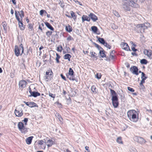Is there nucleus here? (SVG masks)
I'll list each match as a JSON object with an SVG mask.
<instances>
[{"mask_svg":"<svg viewBox=\"0 0 152 152\" xmlns=\"http://www.w3.org/2000/svg\"><path fill=\"white\" fill-rule=\"evenodd\" d=\"M15 18L18 21L19 27L20 30H23L25 29V26L23 23V18L24 16L23 11L21 10L20 12L15 11Z\"/></svg>","mask_w":152,"mask_h":152,"instance_id":"1","label":"nucleus"},{"mask_svg":"<svg viewBox=\"0 0 152 152\" xmlns=\"http://www.w3.org/2000/svg\"><path fill=\"white\" fill-rule=\"evenodd\" d=\"M22 50V52L20 54V55L23 54L25 55H27L28 54V51L25 53H24V49L23 45L22 44H21L18 47L17 45H15V55L17 57L18 56L20 55V51Z\"/></svg>","mask_w":152,"mask_h":152,"instance_id":"2","label":"nucleus"},{"mask_svg":"<svg viewBox=\"0 0 152 152\" xmlns=\"http://www.w3.org/2000/svg\"><path fill=\"white\" fill-rule=\"evenodd\" d=\"M148 28V27L145 24H140L137 25L135 28V30L138 33L145 32V30Z\"/></svg>","mask_w":152,"mask_h":152,"instance_id":"3","label":"nucleus"},{"mask_svg":"<svg viewBox=\"0 0 152 152\" xmlns=\"http://www.w3.org/2000/svg\"><path fill=\"white\" fill-rule=\"evenodd\" d=\"M18 127L20 131L22 133H25L26 132V129L25 128L22 122H19L18 124Z\"/></svg>","mask_w":152,"mask_h":152,"instance_id":"4","label":"nucleus"},{"mask_svg":"<svg viewBox=\"0 0 152 152\" xmlns=\"http://www.w3.org/2000/svg\"><path fill=\"white\" fill-rule=\"evenodd\" d=\"M134 139L135 141L142 144H144L146 142V141L143 138L140 137L136 136L134 137Z\"/></svg>","mask_w":152,"mask_h":152,"instance_id":"5","label":"nucleus"},{"mask_svg":"<svg viewBox=\"0 0 152 152\" xmlns=\"http://www.w3.org/2000/svg\"><path fill=\"white\" fill-rule=\"evenodd\" d=\"M131 121L136 122L138 119V116L136 115H127Z\"/></svg>","mask_w":152,"mask_h":152,"instance_id":"6","label":"nucleus"},{"mask_svg":"<svg viewBox=\"0 0 152 152\" xmlns=\"http://www.w3.org/2000/svg\"><path fill=\"white\" fill-rule=\"evenodd\" d=\"M27 84V82L25 80H22L20 81L19 83L20 89L22 90L24 88L26 87Z\"/></svg>","mask_w":152,"mask_h":152,"instance_id":"7","label":"nucleus"},{"mask_svg":"<svg viewBox=\"0 0 152 152\" xmlns=\"http://www.w3.org/2000/svg\"><path fill=\"white\" fill-rule=\"evenodd\" d=\"M121 48L127 51H131L129 45L127 44L126 42H121Z\"/></svg>","mask_w":152,"mask_h":152,"instance_id":"8","label":"nucleus"},{"mask_svg":"<svg viewBox=\"0 0 152 152\" xmlns=\"http://www.w3.org/2000/svg\"><path fill=\"white\" fill-rule=\"evenodd\" d=\"M144 54L146 55L150 59L152 60V51L151 50L145 49L144 51Z\"/></svg>","mask_w":152,"mask_h":152,"instance_id":"9","label":"nucleus"},{"mask_svg":"<svg viewBox=\"0 0 152 152\" xmlns=\"http://www.w3.org/2000/svg\"><path fill=\"white\" fill-rule=\"evenodd\" d=\"M138 70L137 68L135 66H133L132 67L130 68V70L132 71V73L137 75H138Z\"/></svg>","mask_w":152,"mask_h":152,"instance_id":"10","label":"nucleus"},{"mask_svg":"<svg viewBox=\"0 0 152 152\" xmlns=\"http://www.w3.org/2000/svg\"><path fill=\"white\" fill-rule=\"evenodd\" d=\"M45 141L43 140H40L38 141V143L39 145H41V148L42 149H45L46 147L45 140Z\"/></svg>","mask_w":152,"mask_h":152,"instance_id":"11","label":"nucleus"},{"mask_svg":"<svg viewBox=\"0 0 152 152\" xmlns=\"http://www.w3.org/2000/svg\"><path fill=\"white\" fill-rule=\"evenodd\" d=\"M89 16L93 22H95L98 20L97 17L93 13H90L89 15Z\"/></svg>","mask_w":152,"mask_h":152,"instance_id":"12","label":"nucleus"},{"mask_svg":"<svg viewBox=\"0 0 152 152\" xmlns=\"http://www.w3.org/2000/svg\"><path fill=\"white\" fill-rule=\"evenodd\" d=\"M137 0H133V1L130 2V5L132 7L137 8L139 7V5L136 2Z\"/></svg>","mask_w":152,"mask_h":152,"instance_id":"13","label":"nucleus"},{"mask_svg":"<svg viewBox=\"0 0 152 152\" xmlns=\"http://www.w3.org/2000/svg\"><path fill=\"white\" fill-rule=\"evenodd\" d=\"M16 113H18V114H23V110L20 106H18L16 108L15 112V114H16Z\"/></svg>","mask_w":152,"mask_h":152,"instance_id":"14","label":"nucleus"},{"mask_svg":"<svg viewBox=\"0 0 152 152\" xmlns=\"http://www.w3.org/2000/svg\"><path fill=\"white\" fill-rule=\"evenodd\" d=\"M45 143L48 147L51 146L53 144L54 142L51 140L49 139L47 140V141L45 140Z\"/></svg>","mask_w":152,"mask_h":152,"instance_id":"15","label":"nucleus"},{"mask_svg":"<svg viewBox=\"0 0 152 152\" xmlns=\"http://www.w3.org/2000/svg\"><path fill=\"white\" fill-rule=\"evenodd\" d=\"M145 75L144 72L142 73L141 78L142 80L141 81V84L145 83V80L147 78V77L145 76Z\"/></svg>","mask_w":152,"mask_h":152,"instance_id":"16","label":"nucleus"},{"mask_svg":"<svg viewBox=\"0 0 152 152\" xmlns=\"http://www.w3.org/2000/svg\"><path fill=\"white\" fill-rule=\"evenodd\" d=\"M82 22L84 21H86L89 22L90 20V18L86 15H83L82 17Z\"/></svg>","mask_w":152,"mask_h":152,"instance_id":"17","label":"nucleus"},{"mask_svg":"<svg viewBox=\"0 0 152 152\" xmlns=\"http://www.w3.org/2000/svg\"><path fill=\"white\" fill-rule=\"evenodd\" d=\"M40 95V93L37 92L33 91L32 93L28 96L29 97L33 96L36 97L38 96H39Z\"/></svg>","mask_w":152,"mask_h":152,"instance_id":"18","label":"nucleus"},{"mask_svg":"<svg viewBox=\"0 0 152 152\" xmlns=\"http://www.w3.org/2000/svg\"><path fill=\"white\" fill-rule=\"evenodd\" d=\"M28 106L30 107H38V106L36 103L32 102H29Z\"/></svg>","mask_w":152,"mask_h":152,"instance_id":"19","label":"nucleus"},{"mask_svg":"<svg viewBox=\"0 0 152 152\" xmlns=\"http://www.w3.org/2000/svg\"><path fill=\"white\" fill-rule=\"evenodd\" d=\"M45 24L46 27L48 28L49 29H50L51 30L53 31L54 29V28L48 22H46L45 23Z\"/></svg>","mask_w":152,"mask_h":152,"instance_id":"20","label":"nucleus"},{"mask_svg":"<svg viewBox=\"0 0 152 152\" xmlns=\"http://www.w3.org/2000/svg\"><path fill=\"white\" fill-rule=\"evenodd\" d=\"M33 138V136H31L27 138L26 139L27 144H30Z\"/></svg>","mask_w":152,"mask_h":152,"instance_id":"21","label":"nucleus"},{"mask_svg":"<svg viewBox=\"0 0 152 152\" xmlns=\"http://www.w3.org/2000/svg\"><path fill=\"white\" fill-rule=\"evenodd\" d=\"M139 111H136L134 110H129L127 113V114H138L139 113Z\"/></svg>","mask_w":152,"mask_h":152,"instance_id":"22","label":"nucleus"},{"mask_svg":"<svg viewBox=\"0 0 152 152\" xmlns=\"http://www.w3.org/2000/svg\"><path fill=\"white\" fill-rule=\"evenodd\" d=\"M66 76L70 80L76 81L74 75L71 76L70 75L66 74Z\"/></svg>","mask_w":152,"mask_h":152,"instance_id":"23","label":"nucleus"},{"mask_svg":"<svg viewBox=\"0 0 152 152\" xmlns=\"http://www.w3.org/2000/svg\"><path fill=\"white\" fill-rule=\"evenodd\" d=\"M98 38V40L99 42L101 44L104 45L105 44V43L106 42H105L104 39L103 38H100L99 37H97Z\"/></svg>","mask_w":152,"mask_h":152,"instance_id":"24","label":"nucleus"},{"mask_svg":"<svg viewBox=\"0 0 152 152\" xmlns=\"http://www.w3.org/2000/svg\"><path fill=\"white\" fill-rule=\"evenodd\" d=\"M66 30L69 32H70L72 31V27L69 25H68L67 26H66Z\"/></svg>","mask_w":152,"mask_h":152,"instance_id":"25","label":"nucleus"},{"mask_svg":"<svg viewBox=\"0 0 152 152\" xmlns=\"http://www.w3.org/2000/svg\"><path fill=\"white\" fill-rule=\"evenodd\" d=\"M71 57V56L69 54H65L64 56V59H68L70 61V58Z\"/></svg>","mask_w":152,"mask_h":152,"instance_id":"26","label":"nucleus"},{"mask_svg":"<svg viewBox=\"0 0 152 152\" xmlns=\"http://www.w3.org/2000/svg\"><path fill=\"white\" fill-rule=\"evenodd\" d=\"M99 54H100L102 58H103L106 57V55L105 54V51L103 49V50L99 51Z\"/></svg>","mask_w":152,"mask_h":152,"instance_id":"27","label":"nucleus"},{"mask_svg":"<svg viewBox=\"0 0 152 152\" xmlns=\"http://www.w3.org/2000/svg\"><path fill=\"white\" fill-rule=\"evenodd\" d=\"M90 54H91V58H95L96 59H97V56H96V55L97 54L96 53L91 51L90 52Z\"/></svg>","mask_w":152,"mask_h":152,"instance_id":"28","label":"nucleus"},{"mask_svg":"<svg viewBox=\"0 0 152 152\" xmlns=\"http://www.w3.org/2000/svg\"><path fill=\"white\" fill-rule=\"evenodd\" d=\"M74 72L73 69L71 68H70L69 70L68 73L66 74L69 75L71 76L74 75Z\"/></svg>","mask_w":152,"mask_h":152,"instance_id":"29","label":"nucleus"},{"mask_svg":"<svg viewBox=\"0 0 152 152\" xmlns=\"http://www.w3.org/2000/svg\"><path fill=\"white\" fill-rule=\"evenodd\" d=\"M92 31H93L94 33H96L98 30V28L97 27L94 26H92L91 27Z\"/></svg>","mask_w":152,"mask_h":152,"instance_id":"30","label":"nucleus"},{"mask_svg":"<svg viewBox=\"0 0 152 152\" xmlns=\"http://www.w3.org/2000/svg\"><path fill=\"white\" fill-rule=\"evenodd\" d=\"M113 105L114 107H117L118 105V101H112Z\"/></svg>","mask_w":152,"mask_h":152,"instance_id":"31","label":"nucleus"},{"mask_svg":"<svg viewBox=\"0 0 152 152\" xmlns=\"http://www.w3.org/2000/svg\"><path fill=\"white\" fill-rule=\"evenodd\" d=\"M112 101H113V102L118 101V98L117 95L112 96Z\"/></svg>","mask_w":152,"mask_h":152,"instance_id":"32","label":"nucleus"},{"mask_svg":"<svg viewBox=\"0 0 152 152\" xmlns=\"http://www.w3.org/2000/svg\"><path fill=\"white\" fill-rule=\"evenodd\" d=\"M2 25L4 30L5 31H6L7 30V24L6 22L5 21L3 22Z\"/></svg>","mask_w":152,"mask_h":152,"instance_id":"33","label":"nucleus"},{"mask_svg":"<svg viewBox=\"0 0 152 152\" xmlns=\"http://www.w3.org/2000/svg\"><path fill=\"white\" fill-rule=\"evenodd\" d=\"M93 44L95 45V46L99 50H103V49L98 44L95 42H94Z\"/></svg>","mask_w":152,"mask_h":152,"instance_id":"34","label":"nucleus"},{"mask_svg":"<svg viewBox=\"0 0 152 152\" xmlns=\"http://www.w3.org/2000/svg\"><path fill=\"white\" fill-rule=\"evenodd\" d=\"M28 28L30 31H33L34 30L33 25L32 24L29 23L28 24Z\"/></svg>","mask_w":152,"mask_h":152,"instance_id":"35","label":"nucleus"},{"mask_svg":"<svg viewBox=\"0 0 152 152\" xmlns=\"http://www.w3.org/2000/svg\"><path fill=\"white\" fill-rule=\"evenodd\" d=\"M55 115L58 119L61 122H62L63 119L61 116L60 115Z\"/></svg>","mask_w":152,"mask_h":152,"instance_id":"36","label":"nucleus"},{"mask_svg":"<svg viewBox=\"0 0 152 152\" xmlns=\"http://www.w3.org/2000/svg\"><path fill=\"white\" fill-rule=\"evenodd\" d=\"M140 62L142 64H146L147 63V61L146 59H143L140 60Z\"/></svg>","mask_w":152,"mask_h":152,"instance_id":"37","label":"nucleus"},{"mask_svg":"<svg viewBox=\"0 0 152 152\" xmlns=\"http://www.w3.org/2000/svg\"><path fill=\"white\" fill-rule=\"evenodd\" d=\"M117 142L119 144H122L123 142L122 141L121 137H118L117 140Z\"/></svg>","mask_w":152,"mask_h":152,"instance_id":"38","label":"nucleus"},{"mask_svg":"<svg viewBox=\"0 0 152 152\" xmlns=\"http://www.w3.org/2000/svg\"><path fill=\"white\" fill-rule=\"evenodd\" d=\"M56 60L57 63H59V59L60 58V56L57 53H56Z\"/></svg>","mask_w":152,"mask_h":152,"instance_id":"39","label":"nucleus"},{"mask_svg":"<svg viewBox=\"0 0 152 152\" xmlns=\"http://www.w3.org/2000/svg\"><path fill=\"white\" fill-rule=\"evenodd\" d=\"M63 50L62 47L61 45H60L59 46L57 47V50L59 52H61Z\"/></svg>","mask_w":152,"mask_h":152,"instance_id":"40","label":"nucleus"},{"mask_svg":"<svg viewBox=\"0 0 152 152\" xmlns=\"http://www.w3.org/2000/svg\"><path fill=\"white\" fill-rule=\"evenodd\" d=\"M91 90L94 93H96V87L94 86H92L91 87Z\"/></svg>","mask_w":152,"mask_h":152,"instance_id":"41","label":"nucleus"},{"mask_svg":"<svg viewBox=\"0 0 152 152\" xmlns=\"http://www.w3.org/2000/svg\"><path fill=\"white\" fill-rule=\"evenodd\" d=\"M110 91L112 96H114L117 95V94L114 90L112 89H110Z\"/></svg>","mask_w":152,"mask_h":152,"instance_id":"42","label":"nucleus"},{"mask_svg":"<svg viewBox=\"0 0 152 152\" xmlns=\"http://www.w3.org/2000/svg\"><path fill=\"white\" fill-rule=\"evenodd\" d=\"M52 33V32L51 31H48L46 33V35L48 37H49Z\"/></svg>","mask_w":152,"mask_h":152,"instance_id":"43","label":"nucleus"},{"mask_svg":"<svg viewBox=\"0 0 152 152\" xmlns=\"http://www.w3.org/2000/svg\"><path fill=\"white\" fill-rule=\"evenodd\" d=\"M104 45L107 47V48H108L109 49H110L111 48V46L110 45H109L107 42H106L105 43V44H104Z\"/></svg>","mask_w":152,"mask_h":152,"instance_id":"44","label":"nucleus"},{"mask_svg":"<svg viewBox=\"0 0 152 152\" xmlns=\"http://www.w3.org/2000/svg\"><path fill=\"white\" fill-rule=\"evenodd\" d=\"M96 77L98 79H99L101 78V75L100 73H97Z\"/></svg>","mask_w":152,"mask_h":152,"instance_id":"45","label":"nucleus"},{"mask_svg":"<svg viewBox=\"0 0 152 152\" xmlns=\"http://www.w3.org/2000/svg\"><path fill=\"white\" fill-rule=\"evenodd\" d=\"M71 16L72 18L75 17V18H76V16L75 14V13L73 12V11H71Z\"/></svg>","mask_w":152,"mask_h":152,"instance_id":"46","label":"nucleus"},{"mask_svg":"<svg viewBox=\"0 0 152 152\" xmlns=\"http://www.w3.org/2000/svg\"><path fill=\"white\" fill-rule=\"evenodd\" d=\"M49 96H50V97H52L53 98H54L55 97V96H56L55 94H53L49 92Z\"/></svg>","mask_w":152,"mask_h":152,"instance_id":"47","label":"nucleus"},{"mask_svg":"<svg viewBox=\"0 0 152 152\" xmlns=\"http://www.w3.org/2000/svg\"><path fill=\"white\" fill-rule=\"evenodd\" d=\"M127 89L129 91L132 92H134V90L133 88H131L129 87H128Z\"/></svg>","mask_w":152,"mask_h":152,"instance_id":"48","label":"nucleus"},{"mask_svg":"<svg viewBox=\"0 0 152 152\" xmlns=\"http://www.w3.org/2000/svg\"><path fill=\"white\" fill-rule=\"evenodd\" d=\"M28 121V119L27 118H25L24 119V120L22 121H23L25 123L24 124L25 125H26Z\"/></svg>","mask_w":152,"mask_h":152,"instance_id":"49","label":"nucleus"},{"mask_svg":"<svg viewBox=\"0 0 152 152\" xmlns=\"http://www.w3.org/2000/svg\"><path fill=\"white\" fill-rule=\"evenodd\" d=\"M56 34L54 35H53V36L55 37V38H58V34H57V33H58V32H57V31L55 32Z\"/></svg>","mask_w":152,"mask_h":152,"instance_id":"50","label":"nucleus"},{"mask_svg":"<svg viewBox=\"0 0 152 152\" xmlns=\"http://www.w3.org/2000/svg\"><path fill=\"white\" fill-rule=\"evenodd\" d=\"M36 65L37 66L39 67L41 65V63L39 61H37L36 62Z\"/></svg>","mask_w":152,"mask_h":152,"instance_id":"51","label":"nucleus"},{"mask_svg":"<svg viewBox=\"0 0 152 152\" xmlns=\"http://www.w3.org/2000/svg\"><path fill=\"white\" fill-rule=\"evenodd\" d=\"M44 13V10H42L40 11L39 14L40 15L42 16L43 14Z\"/></svg>","mask_w":152,"mask_h":152,"instance_id":"52","label":"nucleus"},{"mask_svg":"<svg viewBox=\"0 0 152 152\" xmlns=\"http://www.w3.org/2000/svg\"><path fill=\"white\" fill-rule=\"evenodd\" d=\"M143 83H142V84H141V83H140V88L142 89L145 88V87H144V86L143 85Z\"/></svg>","mask_w":152,"mask_h":152,"instance_id":"53","label":"nucleus"},{"mask_svg":"<svg viewBox=\"0 0 152 152\" xmlns=\"http://www.w3.org/2000/svg\"><path fill=\"white\" fill-rule=\"evenodd\" d=\"M73 38L72 37H71V36L69 35L68 37L67 38V40H68L69 41L71 40Z\"/></svg>","mask_w":152,"mask_h":152,"instance_id":"54","label":"nucleus"},{"mask_svg":"<svg viewBox=\"0 0 152 152\" xmlns=\"http://www.w3.org/2000/svg\"><path fill=\"white\" fill-rule=\"evenodd\" d=\"M110 59H111L113 60L114 59V57L113 55H110V58L109 59V60L110 61Z\"/></svg>","mask_w":152,"mask_h":152,"instance_id":"55","label":"nucleus"},{"mask_svg":"<svg viewBox=\"0 0 152 152\" xmlns=\"http://www.w3.org/2000/svg\"><path fill=\"white\" fill-rule=\"evenodd\" d=\"M114 13L115 15L116 16L118 17L120 16V15L118 13L115 11L114 12Z\"/></svg>","mask_w":152,"mask_h":152,"instance_id":"56","label":"nucleus"},{"mask_svg":"<svg viewBox=\"0 0 152 152\" xmlns=\"http://www.w3.org/2000/svg\"><path fill=\"white\" fill-rule=\"evenodd\" d=\"M60 75L62 79H63L64 80H66L65 77L62 74H61Z\"/></svg>","mask_w":152,"mask_h":152,"instance_id":"57","label":"nucleus"},{"mask_svg":"<svg viewBox=\"0 0 152 152\" xmlns=\"http://www.w3.org/2000/svg\"><path fill=\"white\" fill-rule=\"evenodd\" d=\"M59 4H60V6L61 7L63 8L64 6V3H61V1H60V2L59 3Z\"/></svg>","mask_w":152,"mask_h":152,"instance_id":"58","label":"nucleus"},{"mask_svg":"<svg viewBox=\"0 0 152 152\" xmlns=\"http://www.w3.org/2000/svg\"><path fill=\"white\" fill-rule=\"evenodd\" d=\"M75 3H78L80 5L82 6V4L81 3L80 1H78L76 0V1H74Z\"/></svg>","mask_w":152,"mask_h":152,"instance_id":"59","label":"nucleus"},{"mask_svg":"<svg viewBox=\"0 0 152 152\" xmlns=\"http://www.w3.org/2000/svg\"><path fill=\"white\" fill-rule=\"evenodd\" d=\"M50 77L52 78V77L53 76L52 75L53 74V72H52L51 70H50Z\"/></svg>","mask_w":152,"mask_h":152,"instance_id":"60","label":"nucleus"},{"mask_svg":"<svg viewBox=\"0 0 152 152\" xmlns=\"http://www.w3.org/2000/svg\"><path fill=\"white\" fill-rule=\"evenodd\" d=\"M132 50L134 52H135L137 50L136 49H135L134 47H132Z\"/></svg>","mask_w":152,"mask_h":152,"instance_id":"61","label":"nucleus"},{"mask_svg":"<svg viewBox=\"0 0 152 152\" xmlns=\"http://www.w3.org/2000/svg\"><path fill=\"white\" fill-rule=\"evenodd\" d=\"M130 43L132 44V46H133V47H135L136 46V45L135 44L133 43V42L132 41H131Z\"/></svg>","mask_w":152,"mask_h":152,"instance_id":"62","label":"nucleus"},{"mask_svg":"<svg viewBox=\"0 0 152 152\" xmlns=\"http://www.w3.org/2000/svg\"><path fill=\"white\" fill-rule=\"evenodd\" d=\"M85 148L86 149V150L87 151H88V152H90V151L88 150V148H89V147L88 146H86L85 147Z\"/></svg>","mask_w":152,"mask_h":152,"instance_id":"63","label":"nucleus"},{"mask_svg":"<svg viewBox=\"0 0 152 152\" xmlns=\"http://www.w3.org/2000/svg\"><path fill=\"white\" fill-rule=\"evenodd\" d=\"M66 50H67V52L69 53V52H68V51L70 50V48H69V47H66Z\"/></svg>","mask_w":152,"mask_h":152,"instance_id":"64","label":"nucleus"}]
</instances>
